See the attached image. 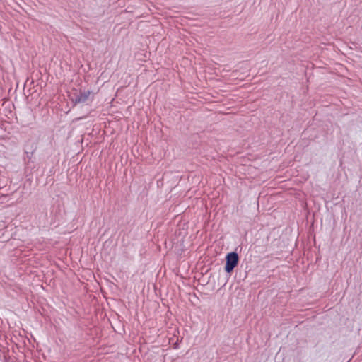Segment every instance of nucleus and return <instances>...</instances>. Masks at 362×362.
<instances>
[{
	"mask_svg": "<svg viewBox=\"0 0 362 362\" xmlns=\"http://www.w3.org/2000/svg\"><path fill=\"white\" fill-rule=\"evenodd\" d=\"M94 98V93L88 90H79L78 92L77 89L74 88L72 92L69 94V98L74 104V105H76L80 103H85L88 101H92Z\"/></svg>",
	"mask_w": 362,
	"mask_h": 362,
	"instance_id": "1",
	"label": "nucleus"
},
{
	"mask_svg": "<svg viewBox=\"0 0 362 362\" xmlns=\"http://www.w3.org/2000/svg\"><path fill=\"white\" fill-rule=\"evenodd\" d=\"M238 254L235 251L228 252L226 256V264L224 266L225 272L228 274H230L238 266Z\"/></svg>",
	"mask_w": 362,
	"mask_h": 362,
	"instance_id": "2",
	"label": "nucleus"
},
{
	"mask_svg": "<svg viewBox=\"0 0 362 362\" xmlns=\"http://www.w3.org/2000/svg\"><path fill=\"white\" fill-rule=\"evenodd\" d=\"M37 144L35 142H31L30 144L28 143L25 146L24 152H25V154L26 155L25 158L28 159V162H33L32 158H33V154L35 152V151L37 150Z\"/></svg>",
	"mask_w": 362,
	"mask_h": 362,
	"instance_id": "3",
	"label": "nucleus"
}]
</instances>
